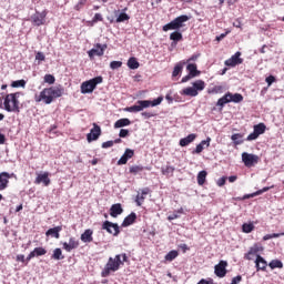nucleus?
Wrapping results in <instances>:
<instances>
[{"label":"nucleus","instance_id":"f257e3e1","mask_svg":"<svg viewBox=\"0 0 284 284\" xmlns=\"http://www.w3.org/2000/svg\"><path fill=\"white\" fill-rule=\"evenodd\" d=\"M63 88L62 87H50L44 88L40 94L34 95L36 103L44 102L45 105H50L54 101V99H59L63 97Z\"/></svg>","mask_w":284,"mask_h":284},{"label":"nucleus","instance_id":"f03ea898","mask_svg":"<svg viewBox=\"0 0 284 284\" xmlns=\"http://www.w3.org/2000/svg\"><path fill=\"white\" fill-rule=\"evenodd\" d=\"M123 261H121V255H115V257H110L104 268L101 272L102 278H108L112 272H119V268L123 263L128 261V255L125 253L122 254Z\"/></svg>","mask_w":284,"mask_h":284},{"label":"nucleus","instance_id":"7ed1b4c3","mask_svg":"<svg viewBox=\"0 0 284 284\" xmlns=\"http://www.w3.org/2000/svg\"><path fill=\"white\" fill-rule=\"evenodd\" d=\"M163 103V97H159L155 100H139L135 105L126 106L124 112H143L148 108H156Z\"/></svg>","mask_w":284,"mask_h":284},{"label":"nucleus","instance_id":"20e7f679","mask_svg":"<svg viewBox=\"0 0 284 284\" xmlns=\"http://www.w3.org/2000/svg\"><path fill=\"white\" fill-rule=\"evenodd\" d=\"M19 97H21V92L8 93L4 97L3 106L7 112H20Z\"/></svg>","mask_w":284,"mask_h":284},{"label":"nucleus","instance_id":"39448f33","mask_svg":"<svg viewBox=\"0 0 284 284\" xmlns=\"http://www.w3.org/2000/svg\"><path fill=\"white\" fill-rule=\"evenodd\" d=\"M242 101H243V94L241 93L233 94L232 92H227L217 100L216 106L223 110V108H225L227 103H242Z\"/></svg>","mask_w":284,"mask_h":284},{"label":"nucleus","instance_id":"423d86ee","mask_svg":"<svg viewBox=\"0 0 284 284\" xmlns=\"http://www.w3.org/2000/svg\"><path fill=\"white\" fill-rule=\"evenodd\" d=\"M103 83V77L99 75L89 81L82 82L80 90L81 94H92L97 90V85Z\"/></svg>","mask_w":284,"mask_h":284},{"label":"nucleus","instance_id":"0eeeda50","mask_svg":"<svg viewBox=\"0 0 284 284\" xmlns=\"http://www.w3.org/2000/svg\"><path fill=\"white\" fill-rule=\"evenodd\" d=\"M190 19L189 16H179L178 18L173 19L171 22L164 24L162 27L163 32H169V30H181L184 23Z\"/></svg>","mask_w":284,"mask_h":284},{"label":"nucleus","instance_id":"6e6552de","mask_svg":"<svg viewBox=\"0 0 284 284\" xmlns=\"http://www.w3.org/2000/svg\"><path fill=\"white\" fill-rule=\"evenodd\" d=\"M267 126L265 123H258L253 126V132L247 135L246 141H256L261 134H265Z\"/></svg>","mask_w":284,"mask_h":284},{"label":"nucleus","instance_id":"1a4fd4ad","mask_svg":"<svg viewBox=\"0 0 284 284\" xmlns=\"http://www.w3.org/2000/svg\"><path fill=\"white\" fill-rule=\"evenodd\" d=\"M242 161H243L245 168H254L256 165V163H258L260 158H258V155L244 152V153H242Z\"/></svg>","mask_w":284,"mask_h":284},{"label":"nucleus","instance_id":"9d476101","mask_svg":"<svg viewBox=\"0 0 284 284\" xmlns=\"http://www.w3.org/2000/svg\"><path fill=\"white\" fill-rule=\"evenodd\" d=\"M105 50H108V44L97 43L93 49L88 51V55L90 59H93L94 57H103Z\"/></svg>","mask_w":284,"mask_h":284},{"label":"nucleus","instance_id":"9b49d317","mask_svg":"<svg viewBox=\"0 0 284 284\" xmlns=\"http://www.w3.org/2000/svg\"><path fill=\"white\" fill-rule=\"evenodd\" d=\"M102 230H105L109 234H112L113 236L121 234V229L119 227V224L112 223L110 221L103 222Z\"/></svg>","mask_w":284,"mask_h":284},{"label":"nucleus","instance_id":"f8f14e48","mask_svg":"<svg viewBox=\"0 0 284 284\" xmlns=\"http://www.w3.org/2000/svg\"><path fill=\"white\" fill-rule=\"evenodd\" d=\"M214 274L219 277V278H225L226 274H227V261H220L219 264L215 265L214 267Z\"/></svg>","mask_w":284,"mask_h":284},{"label":"nucleus","instance_id":"ddd939ff","mask_svg":"<svg viewBox=\"0 0 284 284\" xmlns=\"http://www.w3.org/2000/svg\"><path fill=\"white\" fill-rule=\"evenodd\" d=\"M41 183L44 185V187H48L52 181L50 180V173L49 172H43V173H38L37 178L34 180L36 185H41Z\"/></svg>","mask_w":284,"mask_h":284},{"label":"nucleus","instance_id":"4468645a","mask_svg":"<svg viewBox=\"0 0 284 284\" xmlns=\"http://www.w3.org/2000/svg\"><path fill=\"white\" fill-rule=\"evenodd\" d=\"M243 63V59L241 58V52L237 51L230 59L225 60L224 65L227 68H236V65H241Z\"/></svg>","mask_w":284,"mask_h":284},{"label":"nucleus","instance_id":"2eb2a0df","mask_svg":"<svg viewBox=\"0 0 284 284\" xmlns=\"http://www.w3.org/2000/svg\"><path fill=\"white\" fill-rule=\"evenodd\" d=\"M101 136V126L99 124L93 123V128L91 129L90 133L87 134V140L89 143L92 141H97Z\"/></svg>","mask_w":284,"mask_h":284},{"label":"nucleus","instance_id":"dca6fc26","mask_svg":"<svg viewBox=\"0 0 284 284\" xmlns=\"http://www.w3.org/2000/svg\"><path fill=\"white\" fill-rule=\"evenodd\" d=\"M45 17H48V12L42 11V12H36L31 19H32V23L34 26H45Z\"/></svg>","mask_w":284,"mask_h":284},{"label":"nucleus","instance_id":"f3484780","mask_svg":"<svg viewBox=\"0 0 284 284\" xmlns=\"http://www.w3.org/2000/svg\"><path fill=\"white\" fill-rule=\"evenodd\" d=\"M258 252H263L262 246L254 244L250 247L248 252L244 255L245 261H253L254 256H258Z\"/></svg>","mask_w":284,"mask_h":284},{"label":"nucleus","instance_id":"a211bd4d","mask_svg":"<svg viewBox=\"0 0 284 284\" xmlns=\"http://www.w3.org/2000/svg\"><path fill=\"white\" fill-rule=\"evenodd\" d=\"M14 176V173L10 174L8 172L0 173V192L8 189V184L10 183V179Z\"/></svg>","mask_w":284,"mask_h":284},{"label":"nucleus","instance_id":"6ab92c4d","mask_svg":"<svg viewBox=\"0 0 284 284\" xmlns=\"http://www.w3.org/2000/svg\"><path fill=\"white\" fill-rule=\"evenodd\" d=\"M77 247H79V241L77 240V237H70L69 243L68 242L62 243V248L65 252H72V250H77Z\"/></svg>","mask_w":284,"mask_h":284},{"label":"nucleus","instance_id":"aec40b11","mask_svg":"<svg viewBox=\"0 0 284 284\" xmlns=\"http://www.w3.org/2000/svg\"><path fill=\"white\" fill-rule=\"evenodd\" d=\"M134 156V150L125 149L123 155L118 161V165H126L128 161Z\"/></svg>","mask_w":284,"mask_h":284},{"label":"nucleus","instance_id":"412c9836","mask_svg":"<svg viewBox=\"0 0 284 284\" xmlns=\"http://www.w3.org/2000/svg\"><path fill=\"white\" fill-rule=\"evenodd\" d=\"M150 187H144L141 190V193H139L135 197V203L138 205V207H141V205H143L144 201H145V196L148 194H150Z\"/></svg>","mask_w":284,"mask_h":284},{"label":"nucleus","instance_id":"4be33fe9","mask_svg":"<svg viewBox=\"0 0 284 284\" xmlns=\"http://www.w3.org/2000/svg\"><path fill=\"white\" fill-rule=\"evenodd\" d=\"M255 266L257 272H265L267 270V261L261 255H256Z\"/></svg>","mask_w":284,"mask_h":284},{"label":"nucleus","instance_id":"5701e85b","mask_svg":"<svg viewBox=\"0 0 284 284\" xmlns=\"http://www.w3.org/2000/svg\"><path fill=\"white\" fill-rule=\"evenodd\" d=\"M210 141H212V139H210V138L201 141L200 144L196 145L195 150L192 151V154H201V152H203V150H205V145H206V148H210Z\"/></svg>","mask_w":284,"mask_h":284},{"label":"nucleus","instance_id":"b1692460","mask_svg":"<svg viewBox=\"0 0 284 284\" xmlns=\"http://www.w3.org/2000/svg\"><path fill=\"white\" fill-rule=\"evenodd\" d=\"M123 214V207L121 206V203L113 204L110 207V216L113 219H116V216Z\"/></svg>","mask_w":284,"mask_h":284},{"label":"nucleus","instance_id":"393cba45","mask_svg":"<svg viewBox=\"0 0 284 284\" xmlns=\"http://www.w3.org/2000/svg\"><path fill=\"white\" fill-rule=\"evenodd\" d=\"M93 234H94V231L90 229L85 230L80 237L82 243H92V241H94V239L92 237Z\"/></svg>","mask_w":284,"mask_h":284},{"label":"nucleus","instance_id":"a878e982","mask_svg":"<svg viewBox=\"0 0 284 284\" xmlns=\"http://www.w3.org/2000/svg\"><path fill=\"white\" fill-rule=\"evenodd\" d=\"M136 222V213L132 212L129 214L122 222V227H130L133 223Z\"/></svg>","mask_w":284,"mask_h":284},{"label":"nucleus","instance_id":"bb28decb","mask_svg":"<svg viewBox=\"0 0 284 284\" xmlns=\"http://www.w3.org/2000/svg\"><path fill=\"white\" fill-rule=\"evenodd\" d=\"M63 230V226H55L53 229H49L45 232V236H53V239H60V232Z\"/></svg>","mask_w":284,"mask_h":284},{"label":"nucleus","instance_id":"cd10ccee","mask_svg":"<svg viewBox=\"0 0 284 284\" xmlns=\"http://www.w3.org/2000/svg\"><path fill=\"white\" fill-rule=\"evenodd\" d=\"M196 140V134L191 133L186 138H183L180 140L181 148H186V145H190V143H193V141Z\"/></svg>","mask_w":284,"mask_h":284},{"label":"nucleus","instance_id":"c85d7f7f","mask_svg":"<svg viewBox=\"0 0 284 284\" xmlns=\"http://www.w3.org/2000/svg\"><path fill=\"white\" fill-rule=\"evenodd\" d=\"M186 70L191 77H199L201 74V71H199L196 63H189L186 65Z\"/></svg>","mask_w":284,"mask_h":284},{"label":"nucleus","instance_id":"c756f323","mask_svg":"<svg viewBox=\"0 0 284 284\" xmlns=\"http://www.w3.org/2000/svg\"><path fill=\"white\" fill-rule=\"evenodd\" d=\"M181 94H183L184 97H199V91H196L194 87H187L182 90Z\"/></svg>","mask_w":284,"mask_h":284},{"label":"nucleus","instance_id":"7c9ffc66","mask_svg":"<svg viewBox=\"0 0 284 284\" xmlns=\"http://www.w3.org/2000/svg\"><path fill=\"white\" fill-rule=\"evenodd\" d=\"M132 124V121H130V119L128 118H122L120 120H118L115 123H114V128L115 129H119V128H126V125H131Z\"/></svg>","mask_w":284,"mask_h":284},{"label":"nucleus","instance_id":"2f4dec72","mask_svg":"<svg viewBox=\"0 0 284 284\" xmlns=\"http://www.w3.org/2000/svg\"><path fill=\"white\" fill-rule=\"evenodd\" d=\"M193 89L196 90V92H203L205 90V81L203 80H197L192 83Z\"/></svg>","mask_w":284,"mask_h":284},{"label":"nucleus","instance_id":"473e14b6","mask_svg":"<svg viewBox=\"0 0 284 284\" xmlns=\"http://www.w3.org/2000/svg\"><path fill=\"white\" fill-rule=\"evenodd\" d=\"M170 40L176 44L178 41H183V33L174 31L170 34Z\"/></svg>","mask_w":284,"mask_h":284},{"label":"nucleus","instance_id":"72a5a7b5","mask_svg":"<svg viewBox=\"0 0 284 284\" xmlns=\"http://www.w3.org/2000/svg\"><path fill=\"white\" fill-rule=\"evenodd\" d=\"M205 179H207V171H200L197 174V184L205 185Z\"/></svg>","mask_w":284,"mask_h":284},{"label":"nucleus","instance_id":"f704fd0d","mask_svg":"<svg viewBox=\"0 0 284 284\" xmlns=\"http://www.w3.org/2000/svg\"><path fill=\"white\" fill-rule=\"evenodd\" d=\"M268 267H271V270H283V262H281L280 260H272L268 263Z\"/></svg>","mask_w":284,"mask_h":284},{"label":"nucleus","instance_id":"c9c22d12","mask_svg":"<svg viewBox=\"0 0 284 284\" xmlns=\"http://www.w3.org/2000/svg\"><path fill=\"white\" fill-rule=\"evenodd\" d=\"M51 258H53L54 261H63L65 256H63V252L61 251V248H55Z\"/></svg>","mask_w":284,"mask_h":284},{"label":"nucleus","instance_id":"e433bc0d","mask_svg":"<svg viewBox=\"0 0 284 284\" xmlns=\"http://www.w3.org/2000/svg\"><path fill=\"white\" fill-rule=\"evenodd\" d=\"M139 65L136 58H130L128 60V68H130V70H139Z\"/></svg>","mask_w":284,"mask_h":284},{"label":"nucleus","instance_id":"4c0bfd02","mask_svg":"<svg viewBox=\"0 0 284 284\" xmlns=\"http://www.w3.org/2000/svg\"><path fill=\"white\" fill-rule=\"evenodd\" d=\"M174 166L166 165L165 168H162V174L163 176H173L174 175Z\"/></svg>","mask_w":284,"mask_h":284},{"label":"nucleus","instance_id":"58836bf2","mask_svg":"<svg viewBox=\"0 0 284 284\" xmlns=\"http://www.w3.org/2000/svg\"><path fill=\"white\" fill-rule=\"evenodd\" d=\"M144 170H145V168L142 165H132V166H130L129 172H130V174L136 175L140 172H143Z\"/></svg>","mask_w":284,"mask_h":284},{"label":"nucleus","instance_id":"ea45409f","mask_svg":"<svg viewBox=\"0 0 284 284\" xmlns=\"http://www.w3.org/2000/svg\"><path fill=\"white\" fill-rule=\"evenodd\" d=\"M179 256V251H170L166 255H165V261H169V263H172V261H174V258H176Z\"/></svg>","mask_w":284,"mask_h":284},{"label":"nucleus","instance_id":"a19ab883","mask_svg":"<svg viewBox=\"0 0 284 284\" xmlns=\"http://www.w3.org/2000/svg\"><path fill=\"white\" fill-rule=\"evenodd\" d=\"M231 139L234 142V145H241L243 143V140H240V139H243V134H241V133H234L231 136Z\"/></svg>","mask_w":284,"mask_h":284},{"label":"nucleus","instance_id":"79ce46f5","mask_svg":"<svg viewBox=\"0 0 284 284\" xmlns=\"http://www.w3.org/2000/svg\"><path fill=\"white\" fill-rule=\"evenodd\" d=\"M242 231L244 234H250L251 232H254V224L253 223H244L242 225Z\"/></svg>","mask_w":284,"mask_h":284},{"label":"nucleus","instance_id":"37998d69","mask_svg":"<svg viewBox=\"0 0 284 284\" xmlns=\"http://www.w3.org/2000/svg\"><path fill=\"white\" fill-rule=\"evenodd\" d=\"M31 252L34 254V256H45L48 254V251L44 247H36Z\"/></svg>","mask_w":284,"mask_h":284},{"label":"nucleus","instance_id":"c03bdc74","mask_svg":"<svg viewBox=\"0 0 284 284\" xmlns=\"http://www.w3.org/2000/svg\"><path fill=\"white\" fill-rule=\"evenodd\" d=\"M181 72H183V64L178 63L173 69L172 77L176 78L179 74H181Z\"/></svg>","mask_w":284,"mask_h":284},{"label":"nucleus","instance_id":"a18cd8bd","mask_svg":"<svg viewBox=\"0 0 284 284\" xmlns=\"http://www.w3.org/2000/svg\"><path fill=\"white\" fill-rule=\"evenodd\" d=\"M115 21L116 23H123L124 21H130V16L125 12H122L119 14Z\"/></svg>","mask_w":284,"mask_h":284},{"label":"nucleus","instance_id":"49530a36","mask_svg":"<svg viewBox=\"0 0 284 284\" xmlns=\"http://www.w3.org/2000/svg\"><path fill=\"white\" fill-rule=\"evenodd\" d=\"M179 214H183V209H180V210L173 212L171 215H169L168 221H174V220L179 219L181 216Z\"/></svg>","mask_w":284,"mask_h":284},{"label":"nucleus","instance_id":"de8ad7c7","mask_svg":"<svg viewBox=\"0 0 284 284\" xmlns=\"http://www.w3.org/2000/svg\"><path fill=\"white\" fill-rule=\"evenodd\" d=\"M278 236H284V233L266 234L263 236V241H270L271 239H278Z\"/></svg>","mask_w":284,"mask_h":284},{"label":"nucleus","instance_id":"09e8293b","mask_svg":"<svg viewBox=\"0 0 284 284\" xmlns=\"http://www.w3.org/2000/svg\"><path fill=\"white\" fill-rule=\"evenodd\" d=\"M11 88H26V80L13 81Z\"/></svg>","mask_w":284,"mask_h":284},{"label":"nucleus","instance_id":"8fccbe9b","mask_svg":"<svg viewBox=\"0 0 284 284\" xmlns=\"http://www.w3.org/2000/svg\"><path fill=\"white\" fill-rule=\"evenodd\" d=\"M54 81H57L54 75H52V74L44 75V83H49V85H53Z\"/></svg>","mask_w":284,"mask_h":284},{"label":"nucleus","instance_id":"3c124183","mask_svg":"<svg viewBox=\"0 0 284 284\" xmlns=\"http://www.w3.org/2000/svg\"><path fill=\"white\" fill-rule=\"evenodd\" d=\"M223 92V85H215L211 89V94H222Z\"/></svg>","mask_w":284,"mask_h":284},{"label":"nucleus","instance_id":"603ef678","mask_svg":"<svg viewBox=\"0 0 284 284\" xmlns=\"http://www.w3.org/2000/svg\"><path fill=\"white\" fill-rule=\"evenodd\" d=\"M122 65H123V62L121 61H112L110 63L111 70H119V68H121Z\"/></svg>","mask_w":284,"mask_h":284},{"label":"nucleus","instance_id":"864d4df0","mask_svg":"<svg viewBox=\"0 0 284 284\" xmlns=\"http://www.w3.org/2000/svg\"><path fill=\"white\" fill-rule=\"evenodd\" d=\"M119 136H120V139H125L126 136H130V131L126 129H121Z\"/></svg>","mask_w":284,"mask_h":284},{"label":"nucleus","instance_id":"5fc2aeb1","mask_svg":"<svg viewBox=\"0 0 284 284\" xmlns=\"http://www.w3.org/2000/svg\"><path fill=\"white\" fill-rule=\"evenodd\" d=\"M99 21H103V16H101V13H95L93 19H92V22L93 23H99Z\"/></svg>","mask_w":284,"mask_h":284},{"label":"nucleus","instance_id":"6e6d98bb","mask_svg":"<svg viewBox=\"0 0 284 284\" xmlns=\"http://www.w3.org/2000/svg\"><path fill=\"white\" fill-rule=\"evenodd\" d=\"M141 116H143L144 119H152V116H156V114H154L152 112L144 111L141 113Z\"/></svg>","mask_w":284,"mask_h":284},{"label":"nucleus","instance_id":"4d7b16f0","mask_svg":"<svg viewBox=\"0 0 284 284\" xmlns=\"http://www.w3.org/2000/svg\"><path fill=\"white\" fill-rule=\"evenodd\" d=\"M36 60H37V61H45V54H43V52L39 51V52L36 54Z\"/></svg>","mask_w":284,"mask_h":284},{"label":"nucleus","instance_id":"13d9d810","mask_svg":"<svg viewBox=\"0 0 284 284\" xmlns=\"http://www.w3.org/2000/svg\"><path fill=\"white\" fill-rule=\"evenodd\" d=\"M114 145V141H106L102 143V148L108 150V148H112Z\"/></svg>","mask_w":284,"mask_h":284},{"label":"nucleus","instance_id":"bf43d9fd","mask_svg":"<svg viewBox=\"0 0 284 284\" xmlns=\"http://www.w3.org/2000/svg\"><path fill=\"white\" fill-rule=\"evenodd\" d=\"M241 281H243V276L237 275L232 278L231 284H239V283H241Z\"/></svg>","mask_w":284,"mask_h":284},{"label":"nucleus","instance_id":"052dcab7","mask_svg":"<svg viewBox=\"0 0 284 284\" xmlns=\"http://www.w3.org/2000/svg\"><path fill=\"white\" fill-rule=\"evenodd\" d=\"M267 85H272V83H274L276 81V78L274 75H268L266 79H265Z\"/></svg>","mask_w":284,"mask_h":284},{"label":"nucleus","instance_id":"680f3d73","mask_svg":"<svg viewBox=\"0 0 284 284\" xmlns=\"http://www.w3.org/2000/svg\"><path fill=\"white\" fill-rule=\"evenodd\" d=\"M271 189L272 187H270V186H265L262 190L256 191L255 194H256V196H261V194L268 192V190H271Z\"/></svg>","mask_w":284,"mask_h":284},{"label":"nucleus","instance_id":"e2e57ef3","mask_svg":"<svg viewBox=\"0 0 284 284\" xmlns=\"http://www.w3.org/2000/svg\"><path fill=\"white\" fill-rule=\"evenodd\" d=\"M225 181H227V178H221L217 180L219 187H223L225 185Z\"/></svg>","mask_w":284,"mask_h":284},{"label":"nucleus","instance_id":"0e129e2a","mask_svg":"<svg viewBox=\"0 0 284 284\" xmlns=\"http://www.w3.org/2000/svg\"><path fill=\"white\" fill-rule=\"evenodd\" d=\"M16 261H18L20 263H26V255H23V254L17 255Z\"/></svg>","mask_w":284,"mask_h":284},{"label":"nucleus","instance_id":"69168bd1","mask_svg":"<svg viewBox=\"0 0 284 284\" xmlns=\"http://www.w3.org/2000/svg\"><path fill=\"white\" fill-rule=\"evenodd\" d=\"M254 196H256V192L251 193V194H245V195L242 197V201H245V200H247V199H254Z\"/></svg>","mask_w":284,"mask_h":284},{"label":"nucleus","instance_id":"338daca9","mask_svg":"<svg viewBox=\"0 0 284 284\" xmlns=\"http://www.w3.org/2000/svg\"><path fill=\"white\" fill-rule=\"evenodd\" d=\"M190 79H194L192 75H190V73L185 77L182 78L181 83H187V81H190Z\"/></svg>","mask_w":284,"mask_h":284},{"label":"nucleus","instance_id":"774afa93","mask_svg":"<svg viewBox=\"0 0 284 284\" xmlns=\"http://www.w3.org/2000/svg\"><path fill=\"white\" fill-rule=\"evenodd\" d=\"M179 247L183 251L184 254L185 252L190 251V247L187 246V244H180Z\"/></svg>","mask_w":284,"mask_h":284}]
</instances>
